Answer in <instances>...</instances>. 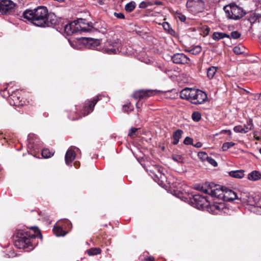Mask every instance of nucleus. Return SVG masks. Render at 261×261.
Instances as JSON below:
<instances>
[{
  "label": "nucleus",
  "instance_id": "09e8293b",
  "mask_svg": "<svg viewBox=\"0 0 261 261\" xmlns=\"http://www.w3.org/2000/svg\"><path fill=\"white\" fill-rule=\"evenodd\" d=\"M146 261H154V258L152 257H149L146 258Z\"/></svg>",
  "mask_w": 261,
  "mask_h": 261
},
{
  "label": "nucleus",
  "instance_id": "2f4dec72",
  "mask_svg": "<svg viewBox=\"0 0 261 261\" xmlns=\"http://www.w3.org/2000/svg\"><path fill=\"white\" fill-rule=\"evenodd\" d=\"M201 47L199 45H197L193 47L192 48L189 50V52L192 55H198L201 51Z\"/></svg>",
  "mask_w": 261,
  "mask_h": 261
},
{
  "label": "nucleus",
  "instance_id": "412c9836",
  "mask_svg": "<svg viewBox=\"0 0 261 261\" xmlns=\"http://www.w3.org/2000/svg\"><path fill=\"white\" fill-rule=\"evenodd\" d=\"M193 89L192 88H185L182 90L180 92V96L182 99H187L190 101V98L192 96V93L193 92Z\"/></svg>",
  "mask_w": 261,
  "mask_h": 261
},
{
  "label": "nucleus",
  "instance_id": "4c0bfd02",
  "mask_svg": "<svg viewBox=\"0 0 261 261\" xmlns=\"http://www.w3.org/2000/svg\"><path fill=\"white\" fill-rule=\"evenodd\" d=\"M163 27L165 30L168 31L170 34L173 32V30L170 28L169 24L167 22L163 23Z\"/></svg>",
  "mask_w": 261,
  "mask_h": 261
},
{
  "label": "nucleus",
  "instance_id": "aec40b11",
  "mask_svg": "<svg viewBox=\"0 0 261 261\" xmlns=\"http://www.w3.org/2000/svg\"><path fill=\"white\" fill-rule=\"evenodd\" d=\"M75 153L74 150H73L71 148H69L67 151L65 160V163L67 165H69L75 159Z\"/></svg>",
  "mask_w": 261,
  "mask_h": 261
},
{
  "label": "nucleus",
  "instance_id": "4be33fe9",
  "mask_svg": "<svg viewBox=\"0 0 261 261\" xmlns=\"http://www.w3.org/2000/svg\"><path fill=\"white\" fill-rule=\"evenodd\" d=\"M46 24L44 25L45 27H50L55 25L57 23V19L56 18V16L54 14H49L48 13V16L46 17Z\"/></svg>",
  "mask_w": 261,
  "mask_h": 261
},
{
  "label": "nucleus",
  "instance_id": "cd10ccee",
  "mask_svg": "<svg viewBox=\"0 0 261 261\" xmlns=\"http://www.w3.org/2000/svg\"><path fill=\"white\" fill-rule=\"evenodd\" d=\"M88 44L91 46V48H96L100 44V40L98 39H90L88 41Z\"/></svg>",
  "mask_w": 261,
  "mask_h": 261
},
{
  "label": "nucleus",
  "instance_id": "c9c22d12",
  "mask_svg": "<svg viewBox=\"0 0 261 261\" xmlns=\"http://www.w3.org/2000/svg\"><path fill=\"white\" fill-rule=\"evenodd\" d=\"M198 156L202 161L204 162L207 160L208 156L205 152H200L198 153Z\"/></svg>",
  "mask_w": 261,
  "mask_h": 261
},
{
  "label": "nucleus",
  "instance_id": "473e14b6",
  "mask_svg": "<svg viewBox=\"0 0 261 261\" xmlns=\"http://www.w3.org/2000/svg\"><path fill=\"white\" fill-rule=\"evenodd\" d=\"M101 250L98 248H92L87 251L89 255H95L100 253Z\"/></svg>",
  "mask_w": 261,
  "mask_h": 261
},
{
  "label": "nucleus",
  "instance_id": "b1692460",
  "mask_svg": "<svg viewBox=\"0 0 261 261\" xmlns=\"http://www.w3.org/2000/svg\"><path fill=\"white\" fill-rule=\"evenodd\" d=\"M261 178V173L256 170H254L250 173L248 175V178L252 181L257 180Z\"/></svg>",
  "mask_w": 261,
  "mask_h": 261
},
{
  "label": "nucleus",
  "instance_id": "ddd939ff",
  "mask_svg": "<svg viewBox=\"0 0 261 261\" xmlns=\"http://www.w3.org/2000/svg\"><path fill=\"white\" fill-rule=\"evenodd\" d=\"M172 61L175 64H185L190 61L189 58L184 54H175L172 57Z\"/></svg>",
  "mask_w": 261,
  "mask_h": 261
},
{
  "label": "nucleus",
  "instance_id": "7c9ffc66",
  "mask_svg": "<svg viewBox=\"0 0 261 261\" xmlns=\"http://www.w3.org/2000/svg\"><path fill=\"white\" fill-rule=\"evenodd\" d=\"M235 145V143L232 142H227L223 144L222 150L223 151L227 150L228 149Z\"/></svg>",
  "mask_w": 261,
  "mask_h": 261
},
{
  "label": "nucleus",
  "instance_id": "5fc2aeb1",
  "mask_svg": "<svg viewBox=\"0 0 261 261\" xmlns=\"http://www.w3.org/2000/svg\"><path fill=\"white\" fill-rule=\"evenodd\" d=\"M257 206H258V207H259L260 208H261V204H260V203H258V204H257Z\"/></svg>",
  "mask_w": 261,
  "mask_h": 261
},
{
  "label": "nucleus",
  "instance_id": "f03ea898",
  "mask_svg": "<svg viewBox=\"0 0 261 261\" xmlns=\"http://www.w3.org/2000/svg\"><path fill=\"white\" fill-rule=\"evenodd\" d=\"M34 230V233H31L30 231L18 230L16 234L17 239L15 241V246L19 248H27L32 246V241L36 237H39L42 239V236L40 230L36 227L31 228Z\"/></svg>",
  "mask_w": 261,
  "mask_h": 261
},
{
  "label": "nucleus",
  "instance_id": "9d476101",
  "mask_svg": "<svg viewBox=\"0 0 261 261\" xmlns=\"http://www.w3.org/2000/svg\"><path fill=\"white\" fill-rule=\"evenodd\" d=\"M15 6V4L10 0H0V12L2 14L9 13Z\"/></svg>",
  "mask_w": 261,
  "mask_h": 261
},
{
  "label": "nucleus",
  "instance_id": "58836bf2",
  "mask_svg": "<svg viewBox=\"0 0 261 261\" xmlns=\"http://www.w3.org/2000/svg\"><path fill=\"white\" fill-rule=\"evenodd\" d=\"M133 109V106L131 105L130 103L129 102L123 107V110L124 112H129V111H132Z\"/></svg>",
  "mask_w": 261,
  "mask_h": 261
},
{
  "label": "nucleus",
  "instance_id": "c85d7f7f",
  "mask_svg": "<svg viewBox=\"0 0 261 261\" xmlns=\"http://www.w3.org/2000/svg\"><path fill=\"white\" fill-rule=\"evenodd\" d=\"M54 154V152L50 151L48 149L45 148L42 151V155L44 158H50Z\"/></svg>",
  "mask_w": 261,
  "mask_h": 261
},
{
  "label": "nucleus",
  "instance_id": "f8f14e48",
  "mask_svg": "<svg viewBox=\"0 0 261 261\" xmlns=\"http://www.w3.org/2000/svg\"><path fill=\"white\" fill-rule=\"evenodd\" d=\"M211 190L212 192H210V195L218 199H223L224 190V188H221L220 186L215 185L213 183H212Z\"/></svg>",
  "mask_w": 261,
  "mask_h": 261
},
{
  "label": "nucleus",
  "instance_id": "de8ad7c7",
  "mask_svg": "<svg viewBox=\"0 0 261 261\" xmlns=\"http://www.w3.org/2000/svg\"><path fill=\"white\" fill-rule=\"evenodd\" d=\"M202 143L200 142H198L196 144L193 145V146L196 148H200L202 146Z\"/></svg>",
  "mask_w": 261,
  "mask_h": 261
},
{
  "label": "nucleus",
  "instance_id": "f3484780",
  "mask_svg": "<svg viewBox=\"0 0 261 261\" xmlns=\"http://www.w3.org/2000/svg\"><path fill=\"white\" fill-rule=\"evenodd\" d=\"M237 194L231 190L224 188L223 199L224 201H229L238 199Z\"/></svg>",
  "mask_w": 261,
  "mask_h": 261
},
{
  "label": "nucleus",
  "instance_id": "a19ab883",
  "mask_svg": "<svg viewBox=\"0 0 261 261\" xmlns=\"http://www.w3.org/2000/svg\"><path fill=\"white\" fill-rule=\"evenodd\" d=\"M206 161L214 167H216L217 166V163L216 161L211 157L208 156Z\"/></svg>",
  "mask_w": 261,
  "mask_h": 261
},
{
  "label": "nucleus",
  "instance_id": "4d7b16f0",
  "mask_svg": "<svg viewBox=\"0 0 261 261\" xmlns=\"http://www.w3.org/2000/svg\"><path fill=\"white\" fill-rule=\"evenodd\" d=\"M13 105L15 106L17 105V104L16 102H14Z\"/></svg>",
  "mask_w": 261,
  "mask_h": 261
},
{
  "label": "nucleus",
  "instance_id": "2eb2a0df",
  "mask_svg": "<svg viewBox=\"0 0 261 261\" xmlns=\"http://www.w3.org/2000/svg\"><path fill=\"white\" fill-rule=\"evenodd\" d=\"M253 127L252 121L249 120L247 121V125H238L233 128V130L236 133H246L251 130Z\"/></svg>",
  "mask_w": 261,
  "mask_h": 261
},
{
  "label": "nucleus",
  "instance_id": "a211bd4d",
  "mask_svg": "<svg viewBox=\"0 0 261 261\" xmlns=\"http://www.w3.org/2000/svg\"><path fill=\"white\" fill-rule=\"evenodd\" d=\"M112 46V47L111 48H105L103 49V51L105 53L108 54H116L118 51H121V50L119 49L120 44L115 42V44L113 42H111L110 44Z\"/></svg>",
  "mask_w": 261,
  "mask_h": 261
},
{
  "label": "nucleus",
  "instance_id": "dca6fc26",
  "mask_svg": "<svg viewBox=\"0 0 261 261\" xmlns=\"http://www.w3.org/2000/svg\"><path fill=\"white\" fill-rule=\"evenodd\" d=\"M224 207V204L223 203H215L212 205L209 203L207 207V211L212 214H219Z\"/></svg>",
  "mask_w": 261,
  "mask_h": 261
},
{
  "label": "nucleus",
  "instance_id": "bb28decb",
  "mask_svg": "<svg viewBox=\"0 0 261 261\" xmlns=\"http://www.w3.org/2000/svg\"><path fill=\"white\" fill-rule=\"evenodd\" d=\"M225 37L229 38V36L225 33L220 32H215L213 35V39L215 40H218Z\"/></svg>",
  "mask_w": 261,
  "mask_h": 261
},
{
  "label": "nucleus",
  "instance_id": "8fccbe9b",
  "mask_svg": "<svg viewBox=\"0 0 261 261\" xmlns=\"http://www.w3.org/2000/svg\"><path fill=\"white\" fill-rule=\"evenodd\" d=\"M180 20L181 21H185L186 20V17L184 15H182L181 17H179Z\"/></svg>",
  "mask_w": 261,
  "mask_h": 261
},
{
  "label": "nucleus",
  "instance_id": "c03bdc74",
  "mask_svg": "<svg viewBox=\"0 0 261 261\" xmlns=\"http://www.w3.org/2000/svg\"><path fill=\"white\" fill-rule=\"evenodd\" d=\"M138 130V128L135 127H132L129 132L128 136L130 137H133L135 133Z\"/></svg>",
  "mask_w": 261,
  "mask_h": 261
},
{
  "label": "nucleus",
  "instance_id": "ea45409f",
  "mask_svg": "<svg viewBox=\"0 0 261 261\" xmlns=\"http://www.w3.org/2000/svg\"><path fill=\"white\" fill-rule=\"evenodd\" d=\"M153 4V3H152L151 2H141L140 5H139V7L140 8H146L148 6H151V5H152Z\"/></svg>",
  "mask_w": 261,
  "mask_h": 261
},
{
  "label": "nucleus",
  "instance_id": "72a5a7b5",
  "mask_svg": "<svg viewBox=\"0 0 261 261\" xmlns=\"http://www.w3.org/2000/svg\"><path fill=\"white\" fill-rule=\"evenodd\" d=\"M135 3L134 2H130L127 4L125 6V9L126 11L130 12L133 11L135 8Z\"/></svg>",
  "mask_w": 261,
  "mask_h": 261
},
{
  "label": "nucleus",
  "instance_id": "a878e982",
  "mask_svg": "<svg viewBox=\"0 0 261 261\" xmlns=\"http://www.w3.org/2000/svg\"><path fill=\"white\" fill-rule=\"evenodd\" d=\"M217 67L215 66H211L209 67L207 70V76L209 79H212L216 71H217Z\"/></svg>",
  "mask_w": 261,
  "mask_h": 261
},
{
  "label": "nucleus",
  "instance_id": "1a4fd4ad",
  "mask_svg": "<svg viewBox=\"0 0 261 261\" xmlns=\"http://www.w3.org/2000/svg\"><path fill=\"white\" fill-rule=\"evenodd\" d=\"M187 7L193 13L200 12L203 9V3L202 1L188 0L187 2Z\"/></svg>",
  "mask_w": 261,
  "mask_h": 261
},
{
  "label": "nucleus",
  "instance_id": "680f3d73",
  "mask_svg": "<svg viewBox=\"0 0 261 261\" xmlns=\"http://www.w3.org/2000/svg\"><path fill=\"white\" fill-rule=\"evenodd\" d=\"M260 94H261V93H260Z\"/></svg>",
  "mask_w": 261,
  "mask_h": 261
},
{
  "label": "nucleus",
  "instance_id": "864d4df0",
  "mask_svg": "<svg viewBox=\"0 0 261 261\" xmlns=\"http://www.w3.org/2000/svg\"><path fill=\"white\" fill-rule=\"evenodd\" d=\"M223 132L228 133L229 134H231V132L229 130H224Z\"/></svg>",
  "mask_w": 261,
  "mask_h": 261
},
{
  "label": "nucleus",
  "instance_id": "37998d69",
  "mask_svg": "<svg viewBox=\"0 0 261 261\" xmlns=\"http://www.w3.org/2000/svg\"><path fill=\"white\" fill-rule=\"evenodd\" d=\"M192 142H193V139L189 137H187L185 139L184 141V144L186 145H191L192 144Z\"/></svg>",
  "mask_w": 261,
  "mask_h": 261
},
{
  "label": "nucleus",
  "instance_id": "6e6d98bb",
  "mask_svg": "<svg viewBox=\"0 0 261 261\" xmlns=\"http://www.w3.org/2000/svg\"><path fill=\"white\" fill-rule=\"evenodd\" d=\"M138 105H139V102H137V103H136V107H137V108H138Z\"/></svg>",
  "mask_w": 261,
  "mask_h": 261
},
{
  "label": "nucleus",
  "instance_id": "20e7f679",
  "mask_svg": "<svg viewBox=\"0 0 261 261\" xmlns=\"http://www.w3.org/2000/svg\"><path fill=\"white\" fill-rule=\"evenodd\" d=\"M163 171V169L158 166H155L152 170H149V175L161 186L164 185V182L166 180V177Z\"/></svg>",
  "mask_w": 261,
  "mask_h": 261
},
{
  "label": "nucleus",
  "instance_id": "6e6552de",
  "mask_svg": "<svg viewBox=\"0 0 261 261\" xmlns=\"http://www.w3.org/2000/svg\"><path fill=\"white\" fill-rule=\"evenodd\" d=\"M193 204L198 209H204L209 205V201L206 198L200 195H195L191 200Z\"/></svg>",
  "mask_w": 261,
  "mask_h": 261
},
{
  "label": "nucleus",
  "instance_id": "bf43d9fd",
  "mask_svg": "<svg viewBox=\"0 0 261 261\" xmlns=\"http://www.w3.org/2000/svg\"><path fill=\"white\" fill-rule=\"evenodd\" d=\"M259 152H260V153L261 154V148H260V149H259Z\"/></svg>",
  "mask_w": 261,
  "mask_h": 261
},
{
  "label": "nucleus",
  "instance_id": "603ef678",
  "mask_svg": "<svg viewBox=\"0 0 261 261\" xmlns=\"http://www.w3.org/2000/svg\"><path fill=\"white\" fill-rule=\"evenodd\" d=\"M88 25L89 27H91V28H92L93 27V23L92 22L88 23Z\"/></svg>",
  "mask_w": 261,
  "mask_h": 261
},
{
  "label": "nucleus",
  "instance_id": "3c124183",
  "mask_svg": "<svg viewBox=\"0 0 261 261\" xmlns=\"http://www.w3.org/2000/svg\"><path fill=\"white\" fill-rule=\"evenodd\" d=\"M154 4L156 5H162V2H161L160 1H155L154 2Z\"/></svg>",
  "mask_w": 261,
  "mask_h": 261
},
{
  "label": "nucleus",
  "instance_id": "39448f33",
  "mask_svg": "<svg viewBox=\"0 0 261 261\" xmlns=\"http://www.w3.org/2000/svg\"><path fill=\"white\" fill-rule=\"evenodd\" d=\"M64 31L67 35H72L81 32H86L87 30L76 23L75 21H73L65 25Z\"/></svg>",
  "mask_w": 261,
  "mask_h": 261
},
{
  "label": "nucleus",
  "instance_id": "5701e85b",
  "mask_svg": "<svg viewBox=\"0 0 261 261\" xmlns=\"http://www.w3.org/2000/svg\"><path fill=\"white\" fill-rule=\"evenodd\" d=\"M183 131L181 129H177L175 131L173 134V144L176 145L179 141V139L181 138L183 134Z\"/></svg>",
  "mask_w": 261,
  "mask_h": 261
},
{
  "label": "nucleus",
  "instance_id": "e433bc0d",
  "mask_svg": "<svg viewBox=\"0 0 261 261\" xmlns=\"http://www.w3.org/2000/svg\"><path fill=\"white\" fill-rule=\"evenodd\" d=\"M192 118L194 121L197 122L201 119V114L198 112H195L192 114Z\"/></svg>",
  "mask_w": 261,
  "mask_h": 261
},
{
  "label": "nucleus",
  "instance_id": "79ce46f5",
  "mask_svg": "<svg viewBox=\"0 0 261 261\" xmlns=\"http://www.w3.org/2000/svg\"><path fill=\"white\" fill-rule=\"evenodd\" d=\"M241 36V34L238 31H233L231 33V37L233 39H238Z\"/></svg>",
  "mask_w": 261,
  "mask_h": 261
},
{
  "label": "nucleus",
  "instance_id": "49530a36",
  "mask_svg": "<svg viewBox=\"0 0 261 261\" xmlns=\"http://www.w3.org/2000/svg\"><path fill=\"white\" fill-rule=\"evenodd\" d=\"M84 19H82V18H80V19H78L76 20H75L76 21V23H77V24L80 25V26H82V24H85V22H84Z\"/></svg>",
  "mask_w": 261,
  "mask_h": 261
},
{
  "label": "nucleus",
  "instance_id": "f704fd0d",
  "mask_svg": "<svg viewBox=\"0 0 261 261\" xmlns=\"http://www.w3.org/2000/svg\"><path fill=\"white\" fill-rule=\"evenodd\" d=\"M172 159L173 161L178 163L181 164L183 163V158L180 155L173 154Z\"/></svg>",
  "mask_w": 261,
  "mask_h": 261
},
{
  "label": "nucleus",
  "instance_id": "4468645a",
  "mask_svg": "<svg viewBox=\"0 0 261 261\" xmlns=\"http://www.w3.org/2000/svg\"><path fill=\"white\" fill-rule=\"evenodd\" d=\"M154 92L149 90H141L134 93L133 96L135 99H143L150 97L154 94Z\"/></svg>",
  "mask_w": 261,
  "mask_h": 261
},
{
  "label": "nucleus",
  "instance_id": "c756f323",
  "mask_svg": "<svg viewBox=\"0 0 261 261\" xmlns=\"http://www.w3.org/2000/svg\"><path fill=\"white\" fill-rule=\"evenodd\" d=\"M233 51L237 55H240L244 53L245 47L243 45H238L233 48Z\"/></svg>",
  "mask_w": 261,
  "mask_h": 261
},
{
  "label": "nucleus",
  "instance_id": "7ed1b4c3",
  "mask_svg": "<svg viewBox=\"0 0 261 261\" xmlns=\"http://www.w3.org/2000/svg\"><path fill=\"white\" fill-rule=\"evenodd\" d=\"M223 9L227 17L231 19L238 20L242 18L245 14L242 8L234 3H231L225 6Z\"/></svg>",
  "mask_w": 261,
  "mask_h": 261
},
{
  "label": "nucleus",
  "instance_id": "052dcab7",
  "mask_svg": "<svg viewBox=\"0 0 261 261\" xmlns=\"http://www.w3.org/2000/svg\"><path fill=\"white\" fill-rule=\"evenodd\" d=\"M75 119H74V118L72 119V120H75Z\"/></svg>",
  "mask_w": 261,
  "mask_h": 261
},
{
  "label": "nucleus",
  "instance_id": "f257e3e1",
  "mask_svg": "<svg viewBox=\"0 0 261 261\" xmlns=\"http://www.w3.org/2000/svg\"><path fill=\"white\" fill-rule=\"evenodd\" d=\"M47 16L48 10L43 6L38 7L34 10L27 9L22 14L24 18L31 21L35 25L43 28L47 24L45 21Z\"/></svg>",
  "mask_w": 261,
  "mask_h": 261
},
{
  "label": "nucleus",
  "instance_id": "393cba45",
  "mask_svg": "<svg viewBox=\"0 0 261 261\" xmlns=\"http://www.w3.org/2000/svg\"><path fill=\"white\" fill-rule=\"evenodd\" d=\"M244 171L242 170H234L230 171L229 172V174L231 177L238 178H241L243 177L244 175Z\"/></svg>",
  "mask_w": 261,
  "mask_h": 261
},
{
  "label": "nucleus",
  "instance_id": "423d86ee",
  "mask_svg": "<svg viewBox=\"0 0 261 261\" xmlns=\"http://www.w3.org/2000/svg\"><path fill=\"white\" fill-rule=\"evenodd\" d=\"M206 98L207 95L205 92L194 89L190 101L193 104L199 105L204 102Z\"/></svg>",
  "mask_w": 261,
  "mask_h": 261
},
{
  "label": "nucleus",
  "instance_id": "0eeeda50",
  "mask_svg": "<svg viewBox=\"0 0 261 261\" xmlns=\"http://www.w3.org/2000/svg\"><path fill=\"white\" fill-rule=\"evenodd\" d=\"M62 222H64V224H60L59 223L54 227V232L57 237H63L67 234V231L64 230V229L66 228V227L71 228V224L70 221L66 220L61 222V223Z\"/></svg>",
  "mask_w": 261,
  "mask_h": 261
},
{
  "label": "nucleus",
  "instance_id": "a18cd8bd",
  "mask_svg": "<svg viewBox=\"0 0 261 261\" xmlns=\"http://www.w3.org/2000/svg\"><path fill=\"white\" fill-rule=\"evenodd\" d=\"M114 16H116L117 18L119 19H124V15L122 13H116L115 12L114 14Z\"/></svg>",
  "mask_w": 261,
  "mask_h": 261
},
{
  "label": "nucleus",
  "instance_id": "9b49d317",
  "mask_svg": "<svg viewBox=\"0 0 261 261\" xmlns=\"http://www.w3.org/2000/svg\"><path fill=\"white\" fill-rule=\"evenodd\" d=\"M99 100L98 97L94 98L91 101L86 102L82 110V113L84 116L89 114L93 110L94 107Z\"/></svg>",
  "mask_w": 261,
  "mask_h": 261
},
{
  "label": "nucleus",
  "instance_id": "13d9d810",
  "mask_svg": "<svg viewBox=\"0 0 261 261\" xmlns=\"http://www.w3.org/2000/svg\"><path fill=\"white\" fill-rule=\"evenodd\" d=\"M71 45L73 47V48H75V47L73 45L72 43H71Z\"/></svg>",
  "mask_w": 261,
  "mask_h": 261
},
{
  "label": "nucleus",
  "instance_id": "6ab92c4d",
  "mask_svg": "<svg viewBox=\"0 0 261 261\" xmlns=\"http://www.w3.org/2000/svg\"><path fill=\"white\" fill-rule=\"evenodd\" d=\"M212 183L210 184L205 182L201 185H197L195 186V189L202 191V192L209 194L210 192H212L211 190Z\"/></svg>",
  "mask_w": 261,
  "mask_h": 261
}]
</instances>
